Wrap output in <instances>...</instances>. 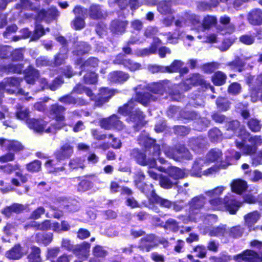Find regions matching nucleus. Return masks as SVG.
I'll return each instance as SVG.
<instances>
[{
	"mask_svg": "<svg viewBox=\"0 0 262 262\" xmlns=\"http://www.w3.org/2000/svg\"><path fill=\"white\" fill-rule=\"evenodd\" d=\"M84 82L87 84H93L97 81V75L94 72H88L83 77Z\"/></svg>",
	"mask_w": 262,
	"mask_h": 262,
	"instance_id": "obj_55",
	"label": "nucleus"
},
{
	"mask_svg": "<svg viewBox=\"0 0 262 262\" xmlns=\"http://www.w3.org/2000/svg\"><path fill=\"white\" fill-rule=\"evenodd\" d=\"M24 32V37L27 38L31 36L32 40H38L41 36L45 34V30L41 25L37 24L35 26L34 33L32 34L27 29L23 30Z\"/></svg>",
	"mask_w": 262,
	"mask_h": 262,
	"instance_id": "obj_26",
	"label": "nucleus"
},
{
	"mask_svg": "<svg viewBox=\"0 0 262 262\" xmlns=\"http://www.w3.org/2000/svg\"><path fill=\"white\" fill-rule=\"evenodd\" d=\"M193 251L197 253L196 256L203 258L206 257L207 250L205 246L203 245H198L193 249Z\"/></svg>",
	"mask_w": 262,
	"mask_h": 262,
	"instance_id": "obj_60",
	"label": "nucleus"
},
{
	"mask_svg": "<svg viewBox=\"0 0 262 262\" xmlns=\"http://www.w3.org/2000/svg\"><path fill=\"white\" fill-rule=\"evenodd\" d=\"M66 111L65 107L55 104L52 105L50 108L51 114L54 115L56 122L46 128L47 124L44 126L43 132L46 133H55L57 130L62 128L66 125L65 117L63 115Z\"/></svg>",
	"mask_w": 262,
	"mask_h": 262,
	"instance_id": "obj_4",
	"label": "nucleus"
},
{
	"mask_svg": "<svg viewBox=\"0 0 262 262\" xmlns=\"http://www.w3.org/2000/svg\"><path fill=\"white\" fill-rule=\"evenodd\" d=\"M38 77V71L32 67H29L26 71L25 80L28 83L32 84Z\"/></svg>",
	"mask_w": 262,
	"mask_h": 262,
	"instance_id": "obj_35",
	"label": "nucleus"
},
{
	"mask_svg": "<svg viewBox=\"0 0 262 262\" xmlns=\"http://www.w3.org/2000/svg\"><path fill=\"white\" fill-rule=\"evenodd\" d=\"M72 25L73 27L76 30H80L84 28L85 22L84 17L77 16L72 21Z\"/></svg>",
	"mask_w": 262,
	"mask_h": 262,
	"instance_id": "obj_54",
	"label": "nucleus"
},
{
	"mask_svg": "<svg viewBox=\"0 0 262 262\" xmlns=\"http://www.w3.org/2000/svg\"><path fill=\"white\" fill-rule=\"evenodd\" d=\"M216 21L217 19L215 16L207 15L204 18L200 29L201 31H204L205 29H208L216 24Z\"/></svg>",
	"mask_w": 262,
	"mask_h": 262,
	"instance_id": "obj_38",
	"label": "nucleus"
},
{
	"mask_svg": "<svg viewBox=\"0 0 262 262\" xmlns=\"http://www.w3.org/2000/svg\"><path fill=\"white\" fill-rule=\"evenodd\" d=\"M36 240L38 243H42L45 245L49 244L53 239L52 233H37L35 236Z\"/></svg>",
	"mask_w": 262,
	"mask_h": 262,
	"instance_id": "obj_37",
	"label": "nucleus"
},
{
	"mask_svg": "<svg viewBox=\"0 0 262 262\" xmlns=\"http://www.w3.org/2000/svg\"><path fill=\"white\" fill-rule=\"evenodd\" d=\"M247 188V183L241 180L234 181L231 185V189L233 191L240 194Z\"/></svg>",
	"mask_w": 262,
	"mask_h": 262,
	"instance_id": "obj_36",
	"label": "nucleus"
},
{
	"mask_svg": "<svg viewBox=\"0 0 262 262\" xmlns=\"http://www.w3.org/2000/svg\"><path fill=\"white\" fill-rule=\"evenodd\" d=\"M100 126L102 128L106 129H110L112 128H115L119 130L125 129V132L128 134L131 133L132 129L129 127L125 128V126L123 123L119 119L118 116L116 115H113L110 117L103 119L100 122Z\"/></svg>",
	"mask_w": 262,
	"mask_h": 262,
	"instance_id": "obj_9",
	"label": "nucleus"
},
{
	"mask_svg": "<svg viewBox=\"0 0 262 262\" xmlns=\"http://www.w3.org/2000/svg\"><path fill=\"white\" fill-rule=\"evenodd\" d=\"M41 162L38 160H35L26 166L27 169L30 172H37L41 168Z\"/></svg>",
	"mask_w": 262,
	"mask_h": 262,
	"instance_id": "obj_56",
	"label": "nucleus"
},
{
	"mask_svg": "<svg viewBox=\"0 0 262 262\" xmlns=\"http://www.w3.org/2000/svg\"><path fill=\"white\" fill-rule=\"evenodd\" d=\"M114 92L106 88H103L100 90V93L95 100V105L100 106L103 103L107 102L114 95Z\"/></svg>",
	"mask_w": 262,
	"mask_h": 262,
	"instance_id": "obj_23",
	"label": "nucleus"
},
{
	"mask_svg": "<svg viewBox=\"0 0 262 262\" xmlns=\"http://www.w3.org/2000/svg\"><path fill=\"white\" fill-rule=\"evenodd\" d=\"M166 88V83L165 82H161L155 83L149 86V90L152 92L157 98L162 96L165 92Z\"/></svg>",
	"mask_w": 262,
	"mask_h": 262,
	"instance_id": "obj_29",
	"label": "nucleus"
},
{
	"mask_svg": "<svg viewBox=\"0 0 262 262\" xmlns=\"http://www.w3.org/2000/svg\"><path fill=\"white\" fill-rule=\"evenodd\" d=\"M216 103L218 108L221 111H227L229 108V103L228 101L224 98H218Z\"/></svg>",
	"mask_w": 262,
	"mask_h": 262,
	"instance_id": "obj_53",
	"label": "nucleus"
},
{
	"mask_svg": "<svg viewBox=\"0 0 262 262\" xmlns=\"http://www.w3.org/2000/svg\"><path fill=\"white\" fill-rule=\"evenodd\" d=\"M90 50V47L85 42H81L78 46V49L75 51L77 55H82L88 53Z\"/></svg>",
	"mask_w": 262,
	"mask_h": 262,
	"instance_id": "obj_63",
	"label": "nucleus"
},
{
	"mask_svg": "<svg viewBox=\"0 0 262 262\" xmlns=\"http://www.w3.org/2000/svg\"><path fill=\"white\" fill-rule=\"evenodd\" d=\"M208 165V162H206L205 160L203 159L196 160L191 170V174L193 176L201 177L203 173V172H202V168Z\"/></svg>",
	"mask_w": 262,
	"mask_h": 262,
	"instance_id": "obj_27",
	"label": "nucleus"
},
{
	"mask_svg": "<svg viewBox=\"0 0 262 262\" xmlns=\"http://www.w3.org/2000/svg\"><path fill=\"white\" fill-rule=\"evenodd\" d=\"M89 15L92 19H99L104 17L105 13L100 5L93 4L89 8Z\"/></svg>",
	"mask_w": 262,
	"mask_h": 262,
	"instance_id": "obj_24",
	"label": "nucleus"
},
{
	"mask_svg": "<svg viewBox=\"0 0 262 262\" xmlns=\"http://www.w3.org/2000/svg\"><path fill=\"white\" fill-rule=\"evenodd\" d=\"M145 176L142 172H139L137 175V179L135 180L137 186L141 190V191L146 193L147 195L151 192V188L145 183H142L144 180ZM151 184H150V185Z\"/></svg>",
	"mask_w": 262,
	"mask_h": 262,
	"instance_id": "obj_30",
	"label": "nucleus"
},
{
	"mask_svg": "<svg viewBox=\"0 0 262 262\" xmlns=\"http://www.w3.org/2000/svg\"><path fill=\"white\" fill-rule=\"evenodd\" d=\"M247 83L250 85V94L251 100L256 102L259 98L260 92H262V73L258 75L256 78L252 76L247 77Z\"/></svg>",
	"mask_w": 262,
	"mask_h": 262,
	"instance_id": "obj_7",
	"label": "nucleus"
},
{
	"mask_svg": "<svg viewBox=\"0 0 262 262\" xmlns=\"http://www.w3.org/2000/svg\"><path fill=\"white\" fill-rule=\"evenodd\" d=\"M31 112L29 109L18 104L16 106L15 113L17 119L24 120L29 128L33 129L35 132L43 133L44 126L46 122L42 120L30 118Z\"/></svg>",
	"mask_w": 262,
	"mask_h": 262,
	"instance_id": "obj_2",
	"label": "nucleus"
},
{
	"mask_svg": "<svg viewBox=\"0 0 262 262\" xmlns=\"http://www.w3.org/2000/svg\"><path fill=\"white\" fill-rule=\"evenodd\" d=\"M232 131L239 137L243 141H245L250 136L249 132L246 131L243 126L240 125V123L237 120H233L228 122L227 124V132Z\"/></svg>",
	"mask_w": 262,
	"mask_h": 262,
	"instance_id": "obj_13",
	"label": "nucleus"
},
{
	"mask_svg": "<svg viewBox=\"0 0 262 262\" xmlns=\"http://www.w3.org/2000/svg\"><path fill=\"white\" fill-rule=\"evenodd\" d=\"M166 229L176 232L179 230L178 223L173 219H170L167 221L165 224Z\"/></svg>",
	"mask_w": 262,
	"mask_h": 262,
	"instance_id": "obj_64",
	"label": "nucleus"
},
{
	"mask_svg": "<svg viewBox=\"0 0 262 262\" xmlns=\"http://www.w3.org/2000/svg\"><path fill=\"white\" fill-rule=\"evenodd\" d=\"M149 186L151 188V192L148 195L150 196V199L152 201L163 207L169 208L172 206V203L170 201L163 199L156 193L152 185H150Z\"/></svg>",
	"mask_w": 262,
	"mask_h": 262,
	"instance_id": "obj_22",
	"label": "nucleus"
},
{
	"mask_svg": "<svg viewBox=\"0 0 262 262\" xmlns=\"http://www.w3.org/2000/svg\"><path fill=\"white\" fill-rule=\"evenodd\" d=\"M100 126L102 128L106 129H110L112 128H115L119 130L125 129V132L128 134L131 133L132 129L129 127L125 128V126L123 123L119 119L118 116L116 115H113L110 117L103 119L100 122Z\"/></svg>",
	"mask_w": 262,
	"mask_h": 262,
	"instance_id": "obj_10",
	"label": "nucleus"
},
{
	"mask_svg": "<svg viewBox=\"0 0 262 262\" xmlns=\"http://www.w3.org/2000/svg\"><path fill=\"white\" fill-rule=\"evenodd\" d=\"M248 126L253 132H259L261 128L259 121L256 119H251L248 122Z\"/></svg>",
	"mask_w": 262,
	"mask_h": 262,
	"instance_id": "obj_50",
	"label": "nucleus"
},
{
	"mask_svg": "<svg viewBox=\"0 0 262 262\" xmlns=\"http://www.w3.org/2000/svg\"><path fill=\"white\" fill-rule=\"evenodd\" d=\"M209 235L211 236H222L227 237L228 236V230L225 225H222L217 227L212 228L209 232Z\"/></svg>",
	"mask_w": 262,
	"mask_h": 262,
	"instance_id": "obj_32",
	"label": "nucleus"
},
{
	"mask_svg": "<svg viewBox=\"0 0 262 262\" xmlns=\"http://www.w3.org/2000/svg\"><path fill=\"white\" fill-rule=\"evenodd\" d=\"M21 79L16 77H9L4 79L0 83V90H4L10 94L18 93L25 95V92L22 90H18V87Z\"/></svg>",
	"mask_w": 262,
	"mask_h": 262,
	"instance_id": "obj_11",
	"label": "nucleus"
},
{
	"mask_svg": "<svg viewBox=\"0 0 262 262\" xmlns=\"http://www.w3.org/2000/svg\"><path fill=\"white\" fill-rule=\"evenodd\" d=\"M209 136L212 142H217L222 138V133L217 128L210 130Z\"/></svg>",
	"mask_w": 262,
	"mask_h": 262,
	"instance_id": "obj_51",
	"label": "nucleus"
},
{
	"mask_svg": "<svg viewBox=\"0 0 262 262\" xmlns=\"http://www.w3.org/2000/svg\"><path fill=\"white\" fill-rule=\"evenodd\" d=\"M123 65L131 71L139 70L141 67L140 63L134 62L130 59L125 60L123 62Z\"/></svg>",
	"mask_w": 262,
	"mask_h": 262,
	"instance_id": "obj_49",
	"label": "nucleus"
},
{
	"mask_svg": "<svg viewBox=\"0 0 262 262\" xmlns=\"http://www.w3.org/2000/svg\"><path fill=\"white\" fill-rule=\"evenodd\" d=\"M213 209L226 210L230 214H235L242 203L231 198V196L227 195L222 200L220 198H212L209 201Z\"/></svg>",
	"mask_w": 262,
	"mask_h": 262,
	"instance_id": "obj_3",
	"label": "nucleus"
},
{
	"mask_svg": "<svg viewBox=\"0 0 262 262\" xmlns=\"http://www.w3.org/2000/svg\"><path fill=\"white\" fill-rule=\"evenodd\" d=\"M260 216V213L257 211L248 213L244 216L245 225L250 231L254 229V225L258 222Z\"/></svg>",
	"mask_w": 262,
	"mask_h": 262,
	"instance_id": "obj_18",
	"label": "nucleus"
},
{
	"mask_svg": "<svg viewBox=\"0 0 262 262\" xmlns=\"http://www.w3.org/2000/svg\"><path fill=\"white\" fill-rule=\"evenodd\" d=\"M162 149L167 157L176 161H180L182 159L189 160L191 158L190 152L184 146H179L175 150L173 148L168 146L163 145Z\"/></svg>",
	"mask_w": 262,
	"mask_h": 262,
	"instance_id": "obj_8",
	"label": "nucleus"
},
{
	"mask_svg": "<svg viewBox=\"0 0 262 262\" xmlns=\"http://www.w3.org/2000/svg\"><path fill=\"white\" fill-rule=\"evenodd\" d=\"M136 99L135 101L132 99L127 103L119 108V112L120 114L124 115L130 114L128 122L133 126L135 131L138 130L144 124L143 113L138 110L133 111L136 102H138L143 105H146L150 102L156 100L157 97L148 92L138 93L136 95Z\"/></svg>",
	"mask_w": 262,
	"mask_h": 262,
	"instance_id": "obj_1",
	"label": "nucleus"
},
{
	"mask_svg": "<svg viewBox=\"0 0 262 262\" xmlns=\"http://www.w3.org/2000/svg\"><path fill=\"white\" fill-rule=\"evenodd\" d=\"M131 155L136 161L142 165H147L150 168H156V159H158L161 163H164L166 161L162 158L155 157L152 154H150L148 151L149 157L147 159L146 155L143 152H140L137 149L132 150Z\"/></svg>",
	"mask_w": 262,
	"mask_h": 262,
	"instance_id": "obj_6",
	"label": "nucleus"
},
{
	"mask_svg": "<svg viewBox=\"0 0 262 262\" xmlns=\"http://www.w3.org/2000/svg\"><path fill=\"white\" fill-rule=\"evenodd\" d=\"M226 78V75L224 73L218 71L213 75L212 80L215 85H221L225 83Z\"/></svg>",
	"mask_w": 262,
	"mask_h": 262,
	"instance_id": "obj_39",
	"label": "nucleus"
},
{
	"mask_svg": "<svg viewBox=\"0 0 262 262\" xmlns=\"http://www.w3.org/2000/svg\"><path fill=\"white\" fill-rule=\"evenodd\" d=\"M157 169L160 171L167 173L169 176L174 180V181H176L178 179L184 178L186 175L185 172L183 170L176 167H171L166 170L163 167H159L157 168Z\"/></svg>",
	"mask_w": 262,
	"mask_h": 262,
	"instance_id": "obj_20",
	"label": "nucleus"
},
{
	"mask_svg": "<svg viewBox=\"0 0 262 262\" xmlns=\"http://www.w3.org/2000/svg\"><path fill=\"white\" fill-rule=\"evenodd\" d=\"M236 146L239 148H242V151L246 155H252L254 154L256 151V147L248 145H243V143H238L236 142Z\"/></svg>",
	"mask_w": 262,
	"mask_h": 262,
	"instance_id": "obj_45",
	"label": "nucleus"
},
{
	"mask_svg": "<svg viewBox=\"0 0 262 262\" xmlns=\"http://www.w3.org/2000/svg\"><path fill=\"white\" fill-rule=\"evenodd\" d=\"M177 184V181L171 180L168 177L160 176L159 184L164 189H170L173 185Z\"/></svg>",
	"mask_w": 262,
	"mask_h": 262,
	"instance_id": "obj_41",
	"label": "nucleus"
},
{
	"mask_svg": "<svg viewBox=\"0 0 262 262\" xmlns=\"http://www.w3.org/2000/svg\"><path fill=\"white\" fill-rule=\"evenodd\" d=\"M69 166L71 169L84 168V160L79 158H74L69 162Z\"/></svg>",
	"mask_w": 262,
	"mask_h": 262,
	"instance_id": "obj_48",
	"label": "nucleus"
},
{
	"mask_svg": "<svg viewBox=\"0 0 262 262\" xmlns=\"http://www.w3.org/2000/svg\"><path fill=\"white\" fill-rule=\"evenodd\" d=\"M73 153V148L69 144L63 145L56 154V157L58 161L63 160L70 158Z\"/></svg>",
	"mask_w": 262,
	"mask_h": 262,
	"instance_id": "obj_25",
	"label": "nucleus"
},
{
	"mask_svg": "<svg viewBox=\"0 0 262 262\" xmlns=\"http://www.w3.org/2000/svg\"><path fill=\"white\" fill-rule=\"evenodd\" d=\"M206 202L205 198L202 195L193 198L189 203L190 210L189 218L185 217L183 223L187 224L189 221L195 222L199 221L201 218V209L204 206Z\"/></svg>",
	"mask_w": 262,
	"mask_h": 262,
	"instance_id": "obj_5",
	"label": "nucleus"
},
{
	"mask_svg": "<svg viewBox=\"0 0 262 262\" xmlns=\"http://www.w3.org/2000/svg\"><path fill=\"white\" fill-rule=\"evenodd\" d=\"M228 230V236L237 238L242 236L244 232V228L241 226L233 227Z\"/></svg>",
	"mask_w": 262,
	"mask_h": 262,
	"instance_id": "obj_43",
	"label": "nucleus"
},
{
	"mask_svg": "<svg viewBox=\"0 0 262 262\" xmlns=\"http://www.w3.org/2000/svg\"><path fill=\"white\" fill-rule=\"evenodd\" d=\"M0 146L5 148L6 150L14 152L20 151L23 148V146L19 142L5 139H0Z\"/></svg>",
	"mask_w": 262,
	"mask_h": 262,
	"instance_id": "obj_19",
	"label": "nucleus"
},
{
	"mask_svg": "<svg viewBox=\"0 0 262 262\" xmlns=\"http://www.w3.org/2000/svg\"><path fill=\"white\" fill-rule=\"evenodd\" d=\"M190 116L189 118L191 119H196L198 120V126H195L196 129L202 131L210 124V121L206 118H200L199 115L194 112L189 113Z\"/></svg>",
	"mask_w": 262,
	"mask_h": 262,
	"instance_id": "obj_28",
	"label": "nucleus"
},
{
	"mask_svg": "<svg viewBox=\"0 0 262 262\" xmlns=\"http://www.w3.org/2000/svg\"><path fill=\"white\" fill-rule=\"evenodd\" d=\"M147 69L150 72L154 74L159 72H166L167 68L157 64H149L147 67Z\"/></svg>",
	"mask_w": 262,
	"mask_h": 262,
	"instance_id": "obj_57",
	"label": "nucleus"
},
{
	"mask_svg": "<svg viewBox=\"0 0 262 262\" xmlns=\"http://www.w3.org/2000/svg\"><path fill=\"white\" fill-rule=\"evenodd\" d=\"M222 153L219 149H213L207 155V159L210 161L220 162L222 160Z\"/></svg>",
	"mask_w": 262,
	"mask_h": 262,
	"instance_id": "obj_40",
	"label": "nucleus"
},
{
	"mask_svg": "<svg viewBox=\"0 0 262 262\" xmlns=\"http://www.w3.org/2000/svg\"><path fill=\"white\" fill-rule=\"evenodd\" d=\"M158 11L162 14H166L171 12L170 7L168 3L160 2L158 6Z\"/></svg>",
	"mask_w": 262,
	"mask_h": 262,
	"instance_id": "obj_58",
	"label": "nucleus"
},
{
	"mask_svg": "<svg viewBox=\"0 0 262 262\" xmlns=\"http://www.w3.org/2000/svg\"><path fill=\"white\" fill-rule=\"evenodd\" d=\"M183 65L184 63L181 60H175L170 66L165 67L167 68L166 72L172 73L179 72Z\"/></svg>",
	"mask_w": 262,
	"mask_h": 262,
	"instance_id": "obj_44",
	"label": "nucleus"
},
{
	"mask_svg": "<svg viewBox=\"0 0 262 262\" xmlns=\"http://www.w3.org/2000/svg\"><path fill=\"white\" fill-rule=\"evenodd\" d=\"M93 253L96 257H104L107 255V252L102 247L96 246L93 250Z\"/></svg>",
	"mask_w": 262,
	"mask_h": 262,
	"instance_id": "obj_62",
	"label": "nucleus"
},
{
	"mask_svg": "<svg viewBox=\"0 0 262 262\" xmlns=\"http://www.w3.org/2000/svg\"><path fill=\"white\" fill-rule=\"evenodd\" d=\"M156 48L154 45H151L149 48L139 49L136 51V54L139 57L148 56L156 53Z\"/></svg>",
	"mask_w": 262,
	"mask_h": 262,
	"instance_id": "obj_42",
	"label": "nucleus"
},
{
	"mask_svg": "<svg viewBox=\"0 0 262 262\" xmlns=\"http://www.w3.org/2000/svg\"><path fill=\"white\" fill-rule=\"evenodd\" d=\"M98 62V60L96 58H90L81 66V68L82 69V70H83V69H85L89 67L95 68L97 66Z\"/></svg>",
	"mask_w": 262,
	"mask_h": 262,
	"instance_id": "obj_61",
	"label": "nucleus"
},
{
	"mask_svg": "<svg viewBox=\"0 0 262 262\" xmlns=\"http://www.w3.org/2000/svg\"><path fill=\"white\" fill-rule=\"evenodd\" d=\"M233 259L239 262H258L260 259L256 252L250 250L243 254L234 256Z\"/></svg>",
	"mask_w": 262,
	"mask_h": 262,
	"instance_id": "obj_17",
	"label": "nucleus"
},
{
	"mask_svg": "<svg viewBox=\"0 0 262 262\" xmlns=\"http://www.w3.org/2000/svg\"><path fill=\"white\" fill-rule=\"evenodd\" d=\"M93 187L92 182L87 180H83L79 183L77 190L79 192H84L91 189Z\"/></svg>",
	"mask_w": 262,
	"mask_h": 262,
	"instance_id": "obj_47",
	"label": "nucleus"
},
{
	"mask_svg": "<svg viewBox=\"0 0 262 262\" xmlns=\"http://www.w3.org/2000/svg\"><path fill=\"white\" fill-rule=\"evenodd\" d=\"M239 40L241 42L245 45H251L254 42L255 38L252 35L245 34L240 36Z\"/></svg>",
	"mask_w": 262,
	"mask_h": 262,
	"instance_id": "obj_59",
	"label": "nucleus"
},
{
	"mask_svg": "<svg viewBox=\"0 0 262 262\" xmlns=\"http://www.w3.org/2000/svg\"><path fill=\"white\" fill-rule=\"evenodd\" d=\"M90 247L89 243L83 242L80 244L74 246L73 253L78 258L86 259L89 255Z\"/></svg>",
	"mask_w": 262,
	"mask_h": 262,
	"instance_id": "obj_14",
	"label": "nucleus"
},
{
	"mask_svg": "<svg viewBox=\"0 0 262 262\" xmlns=\"http://www.w3.org/2000/svg\"><path fill=\"white\" fill-rule=\"evenodd\" d=\"M231 19L229 16L224 15L220 17V23L223 25H228V32L231 33L235 30V26L234 25L230 24Z\"/></svg>",
	"mask_w": 262,
	"mask_h": 262,
	"instance_id": "obj_46",
	"label": "nucleus"
},
{
	"mask_svg": "<svg viewBox=\"0 0 262 262\" xmlns=\"http://www.w3.org/2000/svg\"><path fill=\"white\" fill-rule=\"evenodd\" d=\"M157 245V240L153 234L147 235L141 240L140 248L142 250L148 252Z\"/></svg>",
	"mask_w": 262,
	"mask_h": 262,
	"instance_id": "obj_21",
	"label": "nucleus"
},
{
	"mask_svg": "<svg viewBox=\"0 0 262 262\" xmlns=\"http://www.w3.org/2000/svg\"><path fill=\"white\" fill-rule=\"evenodd\" d=\"M249 23L253 25L262 24V11L256 9L251 11L248 15Z\"/></svg>",
	"mask_w": 262,
	"mask_h": 262,
	"instance_id": "obj_31",
	"label": "nucleus"
},
{
	"mask_svg": "<svg viewBox=\"0 0 262 262\" xmlns=\"http://www.w3.org/2000/svg\"><path fill=\"white\" fill-rule=\"evenodd\" d=\"M127 24L125 21L114 20L112 22L111 30L113 33L121 34L125 31Z\"/></svg>",
	"mask_w": 262,
	"mask_h": 262,
	"instance_id": "obj_33",
	"label": "nucleus"
},
{
	"mask_svg": "<svg viewBox=\"0 0 262 262\" xmlns=\"http://www.w3.org/2000/svg\"><path fill=\"white\" fill-rule=\"evenodd\" d=\"M28 252V249L26 247H21L19 244L15 245L10 250L6 253V256L10 259L16 260L20 258Z\"/></svg>",
	"mask_w": 262,
	"mask_h": 262,
	"instance_id": "obj_15",
	"label": "nucleus"
},
{
	"mask_svg": "<svg viewBox=\"0 0 262 262\" xmlns=\"http://www.w3.org/2000/svg\"><path fill=\"white\" fill-rule=\"evenodd\" d=\"M139 144L148 148V151L155 157H159L160 154V146L155 143V141L149 138L148 135L146 133H142L138 138Z\"/></svg>",
	"mask_w": 262,
	"mask_h": 262,
	"instance_id": "obj_12",
	"label": "nucleus"
},
{
	"mask_svg": "<svg viewBox=\"0 0 262 262\" xmlns=\"http://www.w3.org/2000/svg\"><path fill=\"white\" fill-rule=\"evenodd\" d=\"M59 15V12L54 7H51L47 11L45 10H40L37 14V18L49 22L56 19Z\"/></svg>",
	"mask_w": 262,
	"mask_h": 262,
	"instance_id": "obj_16",
	"label": "nucleus"
},
{
	"mask_svg": "<svg viewBox=\"0 0 262 262\" xmlns=\"http://www.w3.org/2000/svg\"><path fill=\"white\" fill-rule=\"evenodd\" d=\"M129 78L127 74L121 71L113 72L110 74V79L112 81L115 82H123L126 81Z\"/></svg>",
	"mask_w": 262,
	"mask_h": 262,
	"instance_id": "obj_34",
	"label": "nucleus"
},
{
	"mask_svg": "<svg viewBox=\"0 0 262 262\" xmlns=\"http://www.w3.org/2000/svg\"><path fill=\"white\" fill-rule=\"evenodd\" d=\"M5 72L8 73H19L21 72L23 69V66L21 64H10L4 68Z\"/></svg>",
	"mask_w": 262,
	"mask_h": 262,
	"instance_id": "obj_52",
	"label": "nucleus"
}]
</instances>
